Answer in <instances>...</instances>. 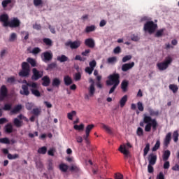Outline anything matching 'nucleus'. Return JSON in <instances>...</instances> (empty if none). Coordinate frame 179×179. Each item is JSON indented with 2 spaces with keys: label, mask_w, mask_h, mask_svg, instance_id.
Segmentation results:
<instances>
[{
  "label": "nucleus",
  "mask_w": 179,
  "mask_h": 179,
  "mask_svg": "<svg viewBox=\"0 0 179 179\" xmlns=\"http://www.w3.org/2000/svg\"><path fill=\"white\" fill-rule=\"evenodd\" d=\"M145 124H147L145 127ZM157 121L156 119H152V117L144 115L143 122H140L141 127H145V132H150L152 131V128L153 131H156L157 129Z\"/></svg>",
  "instance_id": "1"
},
{
  "label": "nucleus",
  "mask_w": 179,
  "mask_h": 179,
  "mask_svg": "<svg viewBox=\"0 0 179 179\" xmlns=\"http://www.w3.org/2000/svg\"><path fill=\"white\" fill-rule=\"evenodd\" d=\"M107 86H112V87L109 90V94H112L115 92V89L118 87V85H120V74L117 73H113L110 74L108 77V80H106Z\"/></svg>",
  "instance_id": "2"
},
{
  "label": "nucleus",
  "mask_w": 179,
  "mask_h": 179,
  "mask_svg": "<svg viewBox=\"0 0 179 179\" xmlns=\"http://www.w3.org/2000/svg\"><path fill=\"white\" fill-rule=\"evenodd\" d=\"M21 71L18 73L21 78H29L30 76V64L27 62H23L21 64Z\"/></svg>",
  "instance_id": "3"
},
{
  "label": "nucleus",
  "mask_w": 179,
  "mask_h": 179,
  "mask_svg": "<svg viewBox=\"0 0 179 179\" xmlns=\"http://www.w3.org/2000/svg\"><path fill=\"white\" fill-rule=\"evenodd\" d=\"M26 85H22L21 87V90H20V94L22 96H29L30 94V91L29 90V87H36V85L34 82H27L25 80Z\"/></svg>",
  "instance_id": "4"
},
{
  "label": "nucleus",
  "mask_w": 179,
  "mask_h": 179,
  "mask_svg": "<svg viewBox=\"0 0 179 179\" xmlns=\"http://www.w3.org/2000/svg\"><path fill=\"white\" fill-rule=\"evenodd\" d=\"M171 62H173V58L168 56L164 62L157 63V66L159 71H166Z\"/></svg>",
  "instance_id": "5"
},
{
  "label": "nucleus",
  "mask_w": 179,
  "mask_h": 179,
  "mask_svg": "<svg viewBox=\"0 0 179 179\" xmlns=\"http://www.w3.org/2000/svg\"><path fill=\"white\" fill-rule=\"evenodd\" d=\"M144 31H148L150 34H153L155 31H156V29H157V24H155L153 21H148L144 24Z\"/></svg>",
  "instance_id": "6"
},
{
  "label": "nucleus",
  "mask_w": 179,
  "mask_h": 179,
  "mask_svg": "<svg viewBox=\"0 0 179 179\" xmlns=\"http://www.w3.org/2000/svg\"><path fill=\"white\" fill-rule=\"evenodd\" d=\"M54 57V55H52V52L51 50H48L45 52H43L41 55V58L43 62H50V61L52 60V58Z\"/></svg>",
  "instance_id": "7"
},
{
  "label": "nucleus",
  "mask_w": 179,
  "mask_h": 179,
  "mask_svg": "<svg viewBox=\"0 0 179 179\" xmlns=\"http://www.w3.org/2000/svg\"><path fill=\"white\" fill-rule=\"evenodd\" d=\"M44 73L43 71H40L37 70V69L34 68L32 69V76L31 77V80H34V82H36L38 80V79H41L43 78Z\"/></svg>",
  "instance_id": "8"
},
{
  "label": "nucleus",
  "mask_w": 179,
  "mask_h": 179,
  "mask_svg": "<svg viewBox=\"0 0 179 179\" xmlns=\"http://www.w3.org/2000/svg\"><path fill=\"white\" fill-rule=\"evenodd\" d=\"M82 44V42L80 41H75L72 42V41H69L65 43L66 47H70L71 50H77V48H79Z\"/></svg>",
  "instance_id": "9"
},
{
  "label": "nucleus",
  "mask_w": 179,
  "mask_h": 179,
  "mask_svg": "<svg viewBox=\"0 0 179 179\" xmlns=\"http://www.w3.org/2000/svg\"><path fill=\"white\" fill-rule=\"evenodd\" d=\"M8 26L11 28L19 27L20 26V20L17 17H13L9 21Z\"/></svg>",
  "instance_id": "10"
},
{
  "label": "nucleus",
  "mask_w": 179,
  "mask_h": 179,
  "mask_svg": "<svg viewBox=\"0 0 179 179\" xmlns=\"http://www.w3.org/2000/svg\"><path fill=\"white\" fill-rule=\"evenodd\" d=\"M94 128V124H88L85 128V135L84 136V139L87 143H89L88 138L90 135V131Z\"/></svg>",
  "instance_id": "11"
},
{
  "label": "nucleus",
  "mask_w": 179,
  "mask_h": 179,
  "mask_svg": "<svg viewBox=\"0 0 179 179\" xmlns=\"http://www.w3.org/2000/svg\"><path fill=\"white\" fill-rule=\"evenodd\" d=\"M6 97H8V88L6 85H2L0 88V100H3Z\"/></svg>",
  "instance_id": "12"
},
{
  "label": "nucleus",
  "mask_w": 179,
  "mask_h": 179,
  "mask_svg": "<svg viewBox=\"0 0 179 179\" xmlns=\"http://www.w3.org/2000/svg\"><path fill=\"white\" fill-rule=\"evenodd\" d=\"M84 44L89 48H94V47H96V42H94V39L92 38L85 39Z\"/></svg>",
  "instance_id": "13"
},
{
  "label": "nucleus",
  "mask_w": 179,
  "mask_h": 179,
  "mask_svg": "<svg viewBox=\"0 0 179 179\" xmlns=\"http://www.w3.org/2000/svg\"><path fill=\"white\" fill-rule=\"evenodd\" d=\"M9 15L8 14H2L0 15V22L3 23L4 27H8L9 24Z\"/></svg>",
  "instance_id": "14"
},
{
  "label": "nucleus",
  "mask_w": 179,
  "mask_h": 179,
  "mask_svg": "<svg viewBox=\"0 0 179 179\" xmlns=\"http://www.w3.org/2000/svg\"><path fill=\"white\" fill-rule=\"evenodd\" d=\"M148 164H156L157 162V155L155 153H150L148 157Z\"/></svg>",
  "instance_id": "15"
},
{
  "label": "nucleus",
  "mask_w": 179,
  "mask_h": 179,
  "mask_svg": "<svg viewBox=\"0 0 179 179\" xmlns=\"http://www.w3.org/2000/svg\"><path fill=\"white\" fill-rule=\"evenodd\" d=\"M135 66V62H132L131 63H127L122 66V72H127L129 71V69H132Z\"/></svg>",
  "instance_id": "16"
},
{
  "label": "nucleus",
  "mask_w": 179,
  "mask_h": 179,
  "mask_svg": "<svg viewBox=\"0 0 179 179\" xmlns=\"http://www.w3.org/2000/svg\"><path fill=\"white\" fill-rule=\"evenodd\" d=\"M118 150L120 153H122L124 155V159H128V157H131V152H129V150H126V148L122 147V145L120 146Z\"/></svg>",
  "instance_id": "17"
},
{
  "label": "nucleus",
  "mask_w": 179,
  "mask_h": 179,
  "mask_svg": "<svg viewBox=\"0 0 179 179\" xmlns=\"http://www.w3.org/2000/svg\"><path fill=\"white\" fill-rule=\"evenodd\" d=\"M36 87H31L30 88V91L31 94H33L34 96H35V97H41V93L40 92V91L38 90V85L36 83Z\"/></svg>",
  "instance_id": "18"
},
{
  "label": "nucleus",
  "mask_w": 179,
  "mask_h": 179,
  "mask_svg": "<svg viewBox=\"0 0 179 179\" xmlns=\"http://www.w3.org/2000/svg\"><path fill=\"white\" fill-rule=\"evenodd\" d=\"M170 142H171V133H168L164 140V145L165 148H169L170 145Z\"/></svg>",
  "instance_id": "19"
},
{
  "label": "nucleus",
  "mask_w": 179,
  "mask_h": 179,
  "mask_svg": "<svg viewBox=\"0 0 179 179\" xmlns=\"http://www.w3.org/2000/svg\"><path fill=\"white\" fill-rule=\"evenodd\" d=\"M129 85V82L127 80H124L121 83V89L124 93L128 92V86Z\"/></svg>",
  "instance_id": "20"
},
{
  "label": "nucleus",
  "mask_w": 179,
  "mask_h": 179,
  "mask_svg": "<svg viewBox=\"0 0 179 179\" xmlns=\"http://www.w3.org/2000/svg\"><path fill=\"white\" fill-rule=\"evenodd\" d=\"M42 85L47 87L48 86H50V84L51 83V80L50 79V77L48 76H45L42 78Z\"/></svg>",
  "instance_id": "21"
},
{
  "label": "nucleus",
  "mask_w": 179,
  "mask_h": 179,
  "mask_svg": "<svg viewBox=\"0 0 179 179\" xmlns=\"http://www.w3.org/2000/svg\"><path fill=\"white\" fill-rule=\"evenodd\" d=\"M4 131L6 134H12V132H13V126L12 125V123H8L4 127Z\"/></svg>",
  "instance_id": "22"
},
{
  "label": "nucleus",
  "mask_w": 179,
  "mask_h": 179,
  "mask_svg": "<svg viewBox=\"0 0 179 179\" xmlns=\"http://www.w3.org/2000/svg\"><path fill=\"white\" fill-rule=\"evenodd\" d=\"M88 92L90 97H93L94 96V93H96V88L94 87V83H92L90 87L88 88Z\"/></svg>",
  "instance_id": "23"
},
{
  "label": "nucleus",
  "mask_w": 179,
  "mask_h": 179,
  "mask_svg": "<svg viewBox=\"0 0 179 179\" xmlns=\"http://www.w3.org/2000/svg\"><path fill=\"white\" fill-rule=\"evenodd\" d=\"M64 82L66 86H71L73 83L72 78L69 76H66L64 77Z\"/></svg>",
  "instance_id": "24"
},
{
  "label": "nucleus",
  "mask_w": 179,
  "mask_h": 179,
  "mask_svg": "<svg viewBox=\"0 0 179 179\" xmlns=\"http://www.w3.org/2000/svg\"><path fill=\"white\" fill-rule=\"evenodd\" d=\"M147 111H148L150 117L159 116V110H155L150 107L148 108Z\"/></svg>",
  "instance_id": "25"
},
{
  "label": "nucleus",
  "mask_w": 179,
  "mask_h": 179,
  "mask_svg": "<svg viewBox=\"0 0 179 179\" xmlns=\"http://www.w3.org/2000/svg\"><path fill=\"white\" fill-rule=\"evenodd\" d=\"M127 101H128V96L124 95L123 97H122L119 102L121 108H123L125 106V104H127Z\"/></svg>",
  "instance_id": "26"
},
{
  "label": "nucleus",
  "mask_w": 179,
  "mask_h": 179,
  "mask_svg": "<svg viewBox=\"0 0 179 179\" xmlns=\"http://www.w3.org/2000/svg\"><path fill=\"white\" fill-rule=\"evenodd\" d=\"M171 155V152L170 150H166L164 152L163 155H162V159L164 162H167L170 157V155Z\"/></svg>",
  "instance_id": "27"
},
{
  "label": "nucleus",
  "mask_w": 179,
  "mask_h": 179,
  "mask_svg": "<svg viewBox=\"0 0 179 179\" xmlns=\"http://www.w3.org/2000/svg\"><path fill=\"white\" fill-rule=\"evenodd\" d=\"M27 64H30L31 66H32V68H35V66H37V62L36 61V59L31 58V57H28L27 59Z\"/></svg>",
  "instance_id": "28"
},
{
  "label": "nucleus",
  "mask_w": 179,
  "mask_h": 179,
  "mask_svg": "<svg viewBox=\"0 0 179 179\" xmlns=\"http://www.w3.org/2000/svg\"><path fill=\"white\" fill-rule=\"evenodd\" d=\"M59 169L60 171H62V173H66V171H68V169H69V166L66 164H60L59 166Z\"/></svg>",
  "instance_id": "29"
},
{
  "label": "nucleus",
  "mask_w": 179,
  "mask_h": 179,
  "mask_svg": "<svg viewBox=\"0 0 179 179\" xmlns=\"http://www.w3.org/2000/svg\"><path fill=\"white\" fill-rule=\"evenodd\" d=\"M57 59L59 62L62 63V62H66V61H69V59L65 55H62L61 56H58Z\"/></svg>",
  "instance_id": "30"
},
{
  "label": "nucleus",
  "mask_w": 179,
  "mask_h": 179,
  "mask_svg": "<svg viewBox=\"0 0 179 179\" xmlns=\"http://www.w3.org/2000/svg\"><path fill=\"white\" fill-rule=\"evenodd\" d=\"M59 85H61V80L59 78H54L52 82V86L54 87H59Z\"/></svg>",
  "instance_id": "31"
},
{
  "label": "nucleus",
  "mask_w": 179,
  "mask_h": 179,
  "mask_svg": "<svg viewBox=\"0 0 179 179\" xmlns=\"http://www.w3.org/2000/svg\"><path fill=\"white\" fill-rule=\"evenodd\" d=\"M43 42L45 45H48V47H52V41L49 38H45L43 39Z\"/></svg>",
  "instance_id": "32"
},
{
  "label": "nucleus",
  "mask_w": 179,
  "mask_h": 179,
  "mask_svg": "<svg viewBox=\"0 0 179 179\" xmlns=\"http://www.w3.org/2000/svg\"><path fill=\"white\" fill-rule=\"evenodd\" d=\"M13 124L17 128H20V127H22V124H23V121L20 120L17 118H15L13 120Z\"/></svg>",
  "instance_id": "33"
},
{
  "label": "nucleus",
  "mask_w": 179,
  "mask_h": 179,
  "mask_svg": "<svg viewBox=\"0 0 179 179\" xmlns=\"http://www.w3.org/2000/svg\"><path fill=\"white\" fill-rule=\"evenodd\" d=\"M149 150H150V144L149 143H148L145 145V147L143 150V156H144V157L148 156V154L149 153Z\"/></svg>",
  "instance_id": "34"
},
{
  "label": "nucleus",
  "mask_w": 179,
  "mask_h": 179,
  "mask_svg": "<svg viewBox=\"0 0 179 179\" xmlns=\"http://www.w3.org/2000/svg\"><path fill=\"white\" fill-rule=\"evenodd\" d=\"M160 149V140H157L154 147L152 148V152H157Z\"/></svg>",
  "instance_id": "35"
},
{
  "label": "nucleus",
  "mask_w": 179,
  "mask_h": 179,
  "mask_svg": "<svg viewBox=\"0 0 179 179\" xmlns=\"http://www.w3.org/2000/svg\"><path fill=\"white\" fill-rule=\"evenodd\" d=\"M101 128H103V129H105V131H106V132L110 135L113 134V131L111 130L110 127L106 125L105 124H103V123L101 124Z\"/></svg>",
  "instance_id": "36"
},
{
  "label": "nucleus",
  "mask_w": 179,
  "mask_h": 179,
  "mask_svg": "<svg viewBox=\"0 0 179 179\" xmlns=\"http://www.w3.org/2000/svg\"><path fill=\"white\" fill-rule=\"evenodd\" d=\"M20 110H22V105H17L11 110V113L17 114V113H19Z\"/></svg>",
  "instance_id": "37"
},
{
  "label": "nucleus",
  "mask_w": 179,
  "mask_h": 179,
  "mask_svg": "<svg viewBox=\"0 0 179 179\" xmlns=\"http://www.w3.org/2000/svg\"><path fill=\"white\" fill-rule=\"evenodd\" d=\"M0 143H3L4 145H10V140L8 137L0 138Z\"/></svg>",
  "instance_id": "38"
},
{
  "label": "nucleus",
  "mask_w": 179,
  "mask_h": 179,
  "mask_svg": "<svg viewBox=\"0 0 179 179\" xmlns=\"http://www.w3.org/2000/svg\"><path fill=\"white\" fill-rule=\"evenodd\" d=\"M96 30V26L91 25V26H87L85 28V33H90L92 31H94Z\"/></svg>",
  "instance_id": "39"
},
{
  "label": "nucleus",
  "mask_w": 179,
  "mask_h": 179,
  "mask_svg": "<svg viewBox=\"0 0 179 179\" xmlns=\"http://www.w3.org/2000/svg\"><path fill=\"white\" fill-rule=\"evenodd\" d=\"M10 3H12V0H3L1 2L2 7L4 9H5V8H6L8 6V5H10V6H12V5Z\"/></svg>",
  "instance_id": "40"
},
{
  "label": "nucleus",
  "mask_w": 179,
  "mask_h": 179,
  "mask_svg": "<svg viewBox=\"0 0 179 179\" xmlns=\"http://www.w3.org/2000/svg\"><path fill=\"white\" fill-rule=\"evenodd\" d=\"M169 89L173 92V93H176L178 92V87L174 84L169 85Z\"/></svg>",
  "instance_id": "41"
},
{
  "label": "nucleus",
  "mask_w": 179,
  "mask_h": 179,
  "mask_svg": "<svg viewBox=\"0 0 179 179\" xmlns=\"http://www.w3.org/2000/svg\"><path fill=\"white\" fill-rule=\"evenodd\" d=\"M7 157L9 160H15V159H19V155L18 154H8Z\"/></svg>",
  "instance_id": "42"
},
{
  "label": "nucleus",
  "mask_w": 179,
  "mask_h": 179,
  "mask_svg": "<svg viewBox=\"0 0 179 179\" xmlns=\"http://www.w3.org/2000/svg\"><path fill=\"white\" fill-rule=\"evenodd\" d=\"M38 153H39L40 155H45V153H47V147L43 146L40 148L38 150Z\"/></svg>",
  "instance_id": "43"
},
{
  "label": "nucleus",
  "mask_w": 179,
  "mask_h": 179,
  "mask_svg": "<svg viewBox=\"0 0 179 179\" xmlns=\"http://www.w3.org/2000/svg\"><path fill=\"white\" fill-rule=\"evenodd\" d=\"M74 129H76V131H83L84 128H85V124H81L80 125H74L73 126Z\"/></svg>",
  "instance_id": "44"
},
{
  "label": "nucleus",
  "mask_w": 179,
  "mask_h": 179,
  "mask_svg": "<svg viewBox=\"0 0 179 179\" xmlns=\"http://www.w3.org/2000/svg\"><path fill=\"white\" fill-rule=\"evenodd\" d=\"M41 51V49L38 47L34 48L31 50V54H34V55H37V54H40V52Z\"/></svg>",
  "instance_id": "45"
},
{
  "label": "nucleus",
  "mask_w": 179,
  "mask_h": 179,
  "mask_svg": "<svg viewBox=\"0 0 179 179\" xmlns=\"http://www.w3.org/2000/svg\"><path fill=\"white\" fill-rule=\"evenodd\" d=\"M55 68H57V63L53 62V63L49 64L48 65L46 70L50 71V70L54 69Z\"/></svg>",
  "instance_id": "46"
},
{
  "label": "nucleus",
  "mask_w": 179,
  "mask_h": 179,
  "mask_svg": "<svg viewBox=\"0 0 179 179\" xmlns=\"http://www.w3.org/2000/svg\"><path fill=\"white\" fill-rule=\"evenodd\" d=\"M73 115H76V111L75 110H73L71 113H69L67 114V118H69V120L72 121V120H73Z\"/></svg>",
  "instance_id": "47"
},
{
  "label": "nucleus",
  "mask_w": 179,
  "mask_h": 179,
  "mask_svg": "<svg viewBox=\"0 0 179 179\" xmlns=\"http://www.w3.org/2000/svg\"><path fill=\"white\" fill-rule=\"evenodd\" d=\"M71 171H74L75 173H79L80 171V168L78 167L76 165H73L70 168Z\"/></svg>",
  "instance_id": "48"
},
{
  "label": "nucleus",
  "mask_w": 179,
  "mask_h": 179,
  "mask_svg": "<svg viewBox=\"0 0 179 179\" xmlns=\"http://www.w3.org/2000/svg\"><path fill=\"white\" fill-rule=\"evenodd\" d=\"M32 114H34V115H36V117L38 116L39 114H41V109L38 108H34L32 110Z\"/></svg>",
  "instance_id": "49"
},
{
  "label": "nucleus",
  "mask_w": 179,
  "mask_h": 179,
  "mask_svg": "<svg viewBox=\"0 0 179 179\" xmlns=\"http://www.w3.org/2000/svg\"><path fill=\"white\" fill-rule=\"evenodd\" d=\"M153 166H155V164H148V172L150 174H152V173H154L155 171V169L153 168Z\"/></svg>",
  "instance_id": "50"
},
{
  "label": "nucleus",
  "mask_w": 179,
  "mask_h": 179,
  "mask_svg": "<svg viewBox=\"0 0 179 179\" xmlns=\"http://www.w3.org/2000/svg\"><path fill=\"white\" fill-rule=\"evenodd\" d=\"M178 131H175L173 134V139L174 141V142H178Z\"/></svg>",
  "instance_id": "51"
},
{
  "label": "nucleus",
  "mask_w": 179,
  "mask_h": 179,
  "mask_svg": "<svg viewBox=\"0 0 179 179\" xmlns=\"http://www.w3.org/2000/svg\"><path fill=\"white\" fill-rule=\"evenodd\" d=\"M163 33H164V29L158 30L155 34V37H162V36H163Z\"/></svg>",
  "instance_id": "52"
},
{
  "label": "nucleus",
  "mask_w": 179,
  "mask_h": 179,
  "mask_svg": "<svg viewBox=\"0 0 179 179\" xmlns=\"http://www.w3.org/2000/svg\"><path fill=\"white\" fill-rule=\"evenodd\" d=\"M3 110H4L5 111H10V110H12V104L6 103L4 105V107L3 108Z\"/></svg>",
  "instance_id": "53"
},
{
  "label": "nucleus",
  "mask_w": 179,
  "mask_h": 179,
  "mask_svg": "<svg viewBox=\"0 0 179 179\" xmlns=\"http://www.w3.org/2000/svg\"><path fill=\"white\" fill-rule=\"evenodd\" d=\"M136 134L138 135V136H143V129H142L141 127H138Z\"/></svg>",
  "instance_id": "54"
},
{
  "label": "nucleus",
  "mask_w": 179,
  "mask_h": 179,
  "mask_svg": "<svg viewBox=\"0 0 179 179\" xmlns=\"http://www.w3.org/2000/svg\"><path fill=\"white\" fill-rule=\"evenodd\" d=\"M80 79H82V75L80 73H76L74 76V80L78 82V80H80Z\"/></svg>",
  "instance_id": "55"
},
{
  "label": "nucleus",
  "mask_w": 179,
  "mask_h": 179,
  "mask_svg": "<svg viewBox=\"0 0 179 179\" xmlns=\"http://www.w3.org/2000/svg\"><path fill=\"white\" fill-rule=\"evenodd\" d=\"M132 59L131 55H126L122 58V62H127V61H131Z\"/></svg>",
  "instance_id": "56"
},
{
  "label": "nucleus",
  "mask_w": 179,
  "mask_h": 179,
  "mask_svg": "<svg viewBox=\"0 0 179 179\" xmlns=\"http://www.w3.org/2000/svg\"><path fill=\"white\" fill-rule=\"evenodd\" d=\"M34 6H40L43 5V0H34Z\"/></svg>",
  "instance_id": "57"
},
{
  "label": "nucleus",
  "mask_w": 179,
  "mask_h": 179,
  "mask_svg": "<svg viewBox=\"0 0 179 179\" xmlns=\"http://www.w3.org/2000/svg\"><path fill=\"white\" fill-rule=\"evenodd\" d=\"M107 61H108V64H113V62H115L117 61V57H109L108 58Z\"/></svg>",
  "instance_id": "58"
},
{
  "label": "nucleus",
  "mask_w": 179,
  "mask_h": 179,
  "mask_svg": "<svg viewBox=\"0 0 179 179\" xmlns=\"http://www.w3.org/2000/svg\"><path fill=\"white\" fill-rule=\"evenodd\" d=\"M137 107H138V110H139V111H143L144 108H143V104L142 103V102H141V101L138 102Z\"/></svg>",
  "instance_id": "59"
},
{
  "label": "nucleus",
  "mask_w": 179,
  "mask_h": 179,
  "mask_svg": "<svg viewBox=\"0 0 179 179\" xmlns=\"http://www.w3.org/2000/svg\"><path fill=\"white\" fill-rule=\"evenodd\" d=\"M17 36L16 35L15 33H12L10 34V38H9V41H14L15 38H17Z\"/></svg>",
  "instance_id": "60"
},
{
  "label": "nucleus",
  "mask_w": 179,
  "mask_h": 179,
  "mask_svg": "<svg viewBox=\"0 0 179 179\" xmlns=\"http://www.w3.org/2000/svg\"><path fill=\"white\" fill-rule=\"evenodd\" d=\"M96 60H92L90 62V68H92V69H94L96 68Z\"/></svg>",
  "instance_id": "61"
},
{
  "label": "nucleus",
  "mask_w": 179,
  "mask_h": 179,
  "mask_svg": "<svg viewBox=\"0 0 179 179\" xmlns=\"http://www.w3.org/2000/svg\"><path fill=\"white\" fill-rule=\"evenodd\" d=\"M113 52L114 54H120V52H121V48L120 46L116 47L113 50Z\"/></svg>",
  "instance_id": "62"
},
{
  "label": "nucleus",
  "mask_w": 179,
  "mask_h": 179,
  "mask_svg": "<svg viewBox=\"0 0 179 179\" xmlns=\"http://www.w3.org/2000/svg\"><path fill=\"white\" fill-rule=\"evenodd\" d=\"M157 179H166L164 178V173L163 172H160L157 176Z\"/></svg>",
  "instance_id": "63"
},
{
  "label": "nucleus",
  "mask_w": 179,
  "mask_h": 179,
  "mask_svg": "<svg viewBox=\"0 0 179 179\" xmlns=\"http://www.w3.org/2000/svg\"><path fill=\"white\" fill-rule=\"evenodd\" d=\"M115 179H124V176L121 173H116L115 175Z\"/></svg>",
  "instance_id": "64"
}]
</instances>
